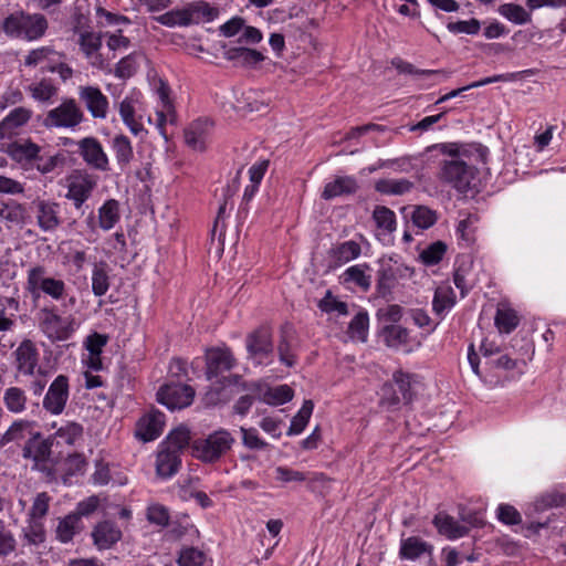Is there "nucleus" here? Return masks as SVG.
<instances>
[{
    "label": "nucleus",
    "mask_w": 566,
    "mask_h": 566,
    "mask_svg": "<svg viewBox=\"0 0 566 566\" xmlns=\"http://www.w3.org/2000/svg\"><path fill=\"white\" fill-rule=\"evenodd\" d=\"M102 33L85 31L80 34L78 45L91 65L104 71L108 66V63L99 53L102 48Z\"/></svg>",
    "instance_id": "f3484780"
},
{
    "label": "nucleus",
    "mask_w": 566,
    "mask_h": 566,
    "mask_svg": "<svg viewBox=\"0 0 566 566\" xmlns=\"http://www.w3.org/2000/svg\"><path fill=\"white\" fill-rule=\"evenodd\" d=\"M516 75L515 73H506V74H499V75H494V76H489V77H484L480 81H476V82H473L467 86H463V87H460V88H457V90H453L448 94L449 96V99L453 98V97H457L459 96L462 92L464 91H468L470 88H474V87H481V86H484V85H488V84H491V83H495V82H510V81H514L516 78Z\"/></svg>",
    "instance_id": "4d7b16f0"
},
{
    "label": "nucleus",
    "mask_w": 566,
    "mask_h": 566,
    "mask_svg": "<svg viewBox=\"0 0 566 566\" xmlns=\"http://www.w3.org/2000/svg\"><path fill=\"white\" fill-rule=\"evenodd\" d=\"M31 114V111L24 107H17L12 109L0 122V139L10 138L17 128L29 122Z\"/></svg>",
    "instance_id": "393cba45"
},
{
    "label": "nucleus",
    "mask_w": 566,
    "mask_h": 566,
    "mask_svg": "<svg viewBox=\"0 0 566 566\" xmlns=\"http://www.w3.org/2000/svg\"><path fill=\"white\" fill-rule=\"evenodd\" d=\"M495 325L500 332L511 333L518 325V317L514 311L497 310L495 315Z\"/></svg>",
    "instance_id": "e2e57ef3"
},
{
    "label": "nucleus",
    "mask_w": 566,
    "mask_h": 566,
    "mask_svg": "<svg viewBox=\"0 0 566 566\" xmlns=\"http://www.w3.org/2000/svg\"><path fill=\"white\" fill-rule=\"evenodd\" d=\"M43 266H34L28 271L27 290L33 297H39L40 293L51 296L53 300H62L65 295V283L62 280L44 276Z\"/></svg>",
    "instance_id": "6e6552de"
},
{
    "label": "nucleus",
    "mask_w": 566,
    "mask_h": 566,
    "mask_svg": "<svg viewBox=\"0 0 566 566\" xmlns=\"http://www.w3.org/2000/svg\"><path fill=\"white\" fill-rule=\"evenodd\" d=\"M235 442L231 432L218 429L203 438L195 439L191 443L192 457L203 463L212 464L220 461Z\"/></svg>",
    "instance_id": "f257e3e1"
},
{
    "label": "nucleus",
    "mask_w": 566,
    "mask_h": 566,
    "mask_svg": "<svg viewBox=\"0 0 566 566\" xmlns=\"http://www.w3.org/2000/svg\"><path fill=\"white\" fill-rule=\"evenodd\" d=\"M206 556L203 552L195 547H186L181 549L178 558L179 566H202Z\"/></svg>",
    "instance_id": "338daca9"
},
{
    "label": "nucleus",
    "mask_w": 566,
    "mask_h": 566,
    "mask_svg": "<svg viewBox=\"0 0 566 566\" xmlns=\"http://www.w3.org/2000/svg\"><path fill=\"white\" fill-rule=\"evenodd\" d=\"M181 465L180 454L163 448L157 453L156 471L160 478L168 479L175 475Z\"/></svg>",
    "instance_id": "cd10ccee"
},
{
    "label": "nucleus",
    "mask_w": 566,
    "mask_h": 566,
    "mask_svg": "<svg viewBox=\"0 0 566 566\" xmlns=\"http://www.w3.org/2000/svg\"><path fill=\"white\" fill-rule=\"evenodd\" d=\"M64 160L65 158L61 154L45 156L39 153V157L34 160V166L41 174H49L56 167L62 166Z\"/></svg>",
    "instance_id": "0e129e2a"
},
{
    "label": "nucleus",
    "mask_w": 566,
    "mask_h": 566,
    "mask_svg": "<svg viewBox=\"0 0 566 566\" xmlns=\"http://www.w3.org/2000/svg\"><path fill=\"white\" fill-rule=\"evenodd\" d=\"M293 398V390L287 385H281L274 388H264L259 395V400L273 406L283 405Z\"/></svg>",
    "instance_id": "ea45409f"
},
{
    "label": "nucleus",
    "mask_w": 566,
    "mask_h": 566,
    "mask_svg": "<svg viewBox=\"0 0 566 566\" xmlns=\"http://www.w3.org/2000/svg\"><path fill=\"white\" fill-rule=\"evenodd\" d=\"M70 398V381L65 375H59L49 385L42 400V408L51 416H60L64 412Z\"/></svg>",
    "instance_id": "9d476101"
},
{
    "label": "nucleus",
    "mask_w": 566,
    "mask_h": 566,
    "mask_svg": "<svg viewBox=\"0 0 566 566\" xmlns=\"http://www.w3.org/2000/svg\"><path fill=\"white\" fill-rule=\"evenodd\" d=\"M195 398V389L182 382L163 385L157 392V400L168 409H182L190 406Z\"/></svg>",
    "instance_id": "9b49d317"
},
{
    "label": "nucleus",
    "mask_w": 566,
    "mask_h": 566,
    "mask_svg": "<svg viewBox=\"0 0 566 566\" xmlns=\"http://www.w3.org/2000/svg\"><path fill=\"white\" fill-rule=\"evenodd\" d=\"M164 426L165 415L157 409H151L136 422L135 436L144 442L153 441L161 434Z\"/></svg>",
    "instance_id": "2eb2a0df"
},
{
    "label": "nucleus",
    "mask_w": 566,
    "mask_h": 566,
    "mask_svg": "<svg viewBox=\"0 0 566 566\" xmlns=\"http://www.w3.org/2000/svg\"><path fill=\"white\" fill-rule=\"evenodd\" d=\"M189 440L190 431L186 427H179L168 434L164 448L180 454V451L189 444Z\"/></svg>",
    "instance_id": "864d4df0"
},
{
    "label": "nucleus",
    "mask_w": 566,
    "mask_h": 566,
    "mask_svg": "<svg viewBox=\"0 0 566 566\" xmlns=\"http://www.w3.org/2000/svg\"><path fill=\"white\" fill-rule=\"evenodd\" d=\"M373 219L379 229H384L387 232H392L396 229L395 212L385 206H377L375 208Z\"/></svg>",
    "instance_id": "13d9d810"
},
{
    "label": "nucleus",
    "mask_w": 566,
    "mask_h": 566,
    "mask_svg": "<svg viewBox=\"0 0 566 566\" xmlns=\"http://www.w3.org/2000/svg\"><path fill=\"white\" fill-rule=\"evenodd\" d=\"M497 12L515 24H525L531 21V14L520 4L504 3L497 9Z\"/></svg>",
    "instance_id": "de8ad7c7"
},
{
    "label": "nucleus",
    "mask_w": 566,
    "mask_h": 566,
    "mask_svg": "<svg viewBox=\"0 0 566 566\" xmlns=\"http://www.w3.org/2000/svg\"><path fill=\"white\" fill-rule=\"evenodd\" d=\"M35 422L27 419H17L6 432L0 437V446L4 447L9 443L20 444L22 441H29L31 436H34Z\"/></svg>",
    "instance_id": "5701e85b"
},
{
    "label": "nucleus",
    "mask_w": 566,
    "mask_h": 566,
    "mask_svg": "<svg viewBox=\"0 0 566 566\" xmlns=\"http://www.w3.org/2000/svg\"><path fill=\"white\" fill-rule=\"evenodd\" d=\"M83 528L82 521L78 515L70 513L59 521L56 527V538L62 543H69L73 539L74 535L80 533Z\"/></svg>",
    "instance_id": "58836bf2"
},
{
    "label": "nucleus",
    "mask_w": 566,
    "mask_h": 566,
    "mask_svg": "<svg viewBox=\"0 0 566 566\" xmlns=\"http://www.w3.org/2000/svg\"><path fill=\"white\" fill-rule=\"evenodd\" d=\"M27 209L22 203L9 201L0 208V219L11 224L24 223Z\"/></svg>",
    "instance_id": "a18cd8bd"
},
{
    "label": "nucleus",
    "mask_w": 566,
    "mask_h": 566,
    "mask_svg": "<svg viewBox=\"0 0 566 566\" xmlns=\"http://www.w3.org/2000/svg\"><path fill=\"white\" fill-rule=\"evenodd\" d=\"M109 289V266L105 261L94 264L92 270V292L95 296H103Z\"/></svg>",
    "instance_id": "c9c22d12"
},
{
    "label": "nucleus",
    "mask_w": 566,
    "mask_h": 566,
    "mask_svg": "<svg viewBox=\"0 0 566 566\" xmlns=\"http://www.w3.org/2000/svg\"><path fill=\"white\" fill-rule=\"evenodd\" d=\"M454 305L452 291L449 289L438 287L434 292L432 308L434 314L440 318L444 317L446 311Z\"/></svg>",
    "instance_id": "8fccbe9b"
},
{
    "label": "nucleus",
    "mask_w": 566,
    "mask_h": 566,
    "mask_svg": "<svg viewBox=\"0 0 566 566\" xmlns=\"http://www.w3.org/2000/svg\"><path fill=\"white\" fill-rule=\"evenodd\" d=\"M77 151L84 163L98 171L109 170V160L102 144L95 137H84L76 143Z\"/></svg>",
    "instance_id": "ddd939ff"
},
{
    "label": "nucleus",
    "mask_w": 566,
    "mask_h": 566,
    "mask_svg": "<svg viewBox=\"0 0 566 566\" xmlns=\"http://www.w3.org/2000/svg\"><path fill=\"white\" fill-rule=\"evenodd\" d=\"M358 188L359 186L356 178L352 176H339L325 185L322 198L331 200L339 196L353 195L358 190Z\"/></svg>",
    "instance_id": "b1692460"
},
{
    "label": "nucleus",
    "mask_w": 566,
    "mask_h": 566,
    "mask_svg": "<svg viewBox=\"0 0 566 566\" xmlns=\"http://www.w3.org/2000/svg\"><path fill=\"white\" fill-rule=\"evenodd\" d=\"M85 116L76 101L73 98H65L62 103L50 109L44 119L43 126L46 128H75L83 120Z\"/></svg>",
    "instance_id": "39448f33"
},
{
    "label": "nucleus",
    "mask_w": 566,
    "mask_h": 566,
    "mask_svg": "<svg viewBox=\"0 0 566 566\" xmlns=\"http://www.w3.org/2000/svg\"><path fill=\"white\" fill-rule=\"evenodd\" d=\"M411 375L401 370L394 373L392 384L382 387V401L388 406L400 402L409 403L412 400Z\"/></svg>",
    "instance_id": "f8f14e48"
},
{
    "label": "nucleus",
    "mask_w": 566,
    "mask_h": 566,
    "mask_svg": "<svg viewBox=\"0 0 566 566\" xmlns=\"http://www.w3.org/2000/svg\"><path fill=\"white\" fill-rule=\"evenodd\" d=\"M313 409H314V403L312 400H305L303 402L301 409L293 417V419L291 421V426L287 430L289 436L298 434L305 429V427L312 416Z\"/></svg>",
    "instance_id": "49530a36"
},
{
    "label": "nucleus",
    "mask_w": 566,
    "mask_h": 566,
    "mask_svg": "<svg viewBox=\"0 0 566 566\" xmlns=\"http://www.w3.org/2000/svg\"><path fill=\"white\" fill-rule=\"evenodd\" d=\"M35 209L38 227L44 232L56 230L62 220L60 218V203L45 199H36L32 202Z\"/></svg>",
    "instance_id": "dca6fc26"
},
{
    "label": "nucleus",
    "mask_w": 566,
    "mask_h": 566,
    "mask_svg": "<svg viewBox=\"0 0 566 566\" xmlns=\"http://www.w3.org/2000/svg\"><path fill=\"white\" fill-rule=\"evenodd\" d=\"M48 30V20L41 13H27L22 21L21 38L28 41H34L42 38Z\"/></svg>",
    "instance_id": "bb28decb"
},
{
    "label": "nucleus",
    "mask_w": 566,
    "mask_h": 566,
    "mask_svg": "<svg viewBox=\"0 0 566 566\" xmlns=\"http://www.w3.org/2000/svg\"><path fill=\"white\" fill-rule=\"evenodd\" d=\"M440 150L452 158L470 159L475 158L482 164L486 163L488 148L481 144L459 145L457 143L441 144Z\"/></svg>",
    "instance_id": "412c9836"
},
{
    "label": "nucleus",
    "mask_w": 566,
    "mask_h": 566,
    "mask_svg": "<svg viewBox=\"0 0 566 566\" xmlns=\"http://www.w3.org/2000/svg\"><path fill=\"white\" fill-rule=\"evenodd\" d=\"M412 223L419 229H429L437 221V212L428 207L418 206L411 213Z\"/></svg>",
    "instance_id": "bf43d9fd"
},
{
    "label": "nucleus",
    "mask_w": 566,
    "mask_h": 566,
    "mask_svg": "<svg viewBox=\"0 0 566 566\" xmlns=\"http://www.w3.org/2000/svg\"><path fill=\"white\" fill-rule=\"evenodd\" d=\"M447 249L448 247L444 242L436 241L424 248L420 252L419 258L424 265L432 266L438 264L443 259Z\"/></svg>",
    "instance_id": "603ef678"
},
{
    "label": "nucleus",
    "mask_w": 566,
    "mask_h": 566,
    "mask_svg": "<svg viewBox=\"0 0 566 566\" xmlns=\"http://www.w3.org/2000/svg\"><path fill=\"white\" fill-rule=\"evenodd\" d=\"M3 405L11 413L21 415L28 408V396L20 387H8L3 392Z\"/></svg>",
    "instance_id": "f704fd0d"
},
{
    "label": "nucleus",
    "mask_w": 566,
    "mask_h": 566,
    "mask_svg": "<svg viewBox=\"0 0 566 566\" xmlns=\"http://www.w3.org/2000/svg\"><path fill=\"white\" fill-rule=\"evenodd\" d=\"M24 538L30 545H39L45 539V531L43 524L39 521H33L23 530Z\"/></svg>",
    "instance_id": "774afa93"
},
{
    "label": "nucleus",
    "mask_w": 566,
    "mask_h": 566,
    "mask_svg": "<svg viewBox=\"0 0 566 566\" xmlns=\"http://www.w3.org/2000/svg\"><path fill=\"white\" fill-rule=\"evenodd\" d=\"M119 203L115 199L106 200L98 209V226L108 231L119 221Z\"/></svg>",
    "instance_id": "4c0bfd02"
},
{
    "label": "nucleus",
    "mask_w": 566,
    "mask_h": 566,
    "mask_svg": "<svg viewBox=\"0 0 566 566\" xmlns=\"http://www.w3.org/2000/svg\"><path fill=\"white\" fill-rule=\"evenodd\" d=\"M39 325L41 331L51 340H67L74 333V318L62 317L56 313L55 307H43L39 313Z\"/></svg>",
    "instance_id": "423d86ee"
},
{
    "label": "nucleus",
    "mask_w": 566,
    "mask_h": 566,
    "mask_svg": "<svg viewBox=\"0 0 566 566\" xmlns=\"http://www.w3.org/2000/svg\"><path fill=\"white\" fill-rule=\"evenodd\" d=\"M392 64L400 73L411 74L420 78H437V82L447 80L451 74V72L446 70H420L413 64L401 60L392 62Z\"/></svg>",
    "instance_id": "e433bc0d"
},
{
    "label": "nucleus",
    "mask_w": 566,
    "mask_h": 566,
    "mask_svg": "<svg viewBox=\"0 0 566 566\" xmlns=\"http://www.w3.org/2000/svg\"><path fill=\"white\" fill-rule=\"evenodd\" d=\"M29 91L32 97L40 102H48L57 93V88L46 80L30 85Z\"/></svg>",
    "instance_id": "680f3d73"
},
{
    "label": "nucleus",
    "mask_w": 566,
    "mask_h": 566,
    "mask_svg": "<svg viewBox=\"0 0 566 566\" xmlns=\"http://www.w3.org/2000/svg\"><path fill=\"white\" fill-rule=\"evenodd\" d=\"M17 369L24 376H32L38 366L39 352L31 339H24L14 350Z\"/></svg>",
    "instance_id": "6ab92c4d"
},
{
    "label": "nucleus",
    "mask_w": 566,
    "mask_h": 566,
    "mask_svg": "<svg viewBox=\"0 0 566 566\" xmlns=\"http://www.w3.org/2000/svg\"><path fill=\"white\" fill-rule=\"evenodd\" d=\"M368 323L369 318L366 312L357 313L348 326L349 337L352 339L366 342L368 335Z\"/></svg>",
    "instance_id": "6e6d98bb"
},
{
    "label": "nucleus",
    "mask_w": 566,
    "mask_h": 566,
    "mask_svg": "<svg viewBox=\"0 0 566 566\" xmlns=\"http://www.w3.org/2000/svg\"><path fill=\"white\" fill-rule=\"evenodd\" d=\"M206 360V374L208 379L218 377L224 371H229L235 365V358L228 348H212L208 350Z\"/></svg>",
    "instance_id": "a211bd4d"
},
{
    "label": "nucleus",
    "mask_w": 566,
    "mask_h": 566,
    "mask_svg": "<svg viewBox=\"0 0 566 566\" xmlns=\"http://www.w3.org/2000/svg\"><path fill=\"white\" fill-rule=\"evenodd\" d=\"M78 98L95 119H105L108 114V98L97 86L84 85L78 87Z\"/></svg>",
    "instance_id": "4468645a"
},
{
    "label": "nucleus",
    "mask_w": 566,
    "mask_h": 566,
    "mask_svg": "<svg viewBox=\"0 0 566 566\" xmlns=\"http://www.w3.org/2000/svg\"><path fill=\"white\" fill-rule=\"evenodd\" d=\"M361 253L359 243L354 240L345 241L333 247L328 254L334 260L335 265L345 264L357 259Z\"/></svg>",
    "instance_id": "72a5a7b5"
},
{
    "label": "nucleus",
    "mask_w": 566,
    "mask_h": 566,
    "mask_svg": "<svg viewBox=\"0 0 566 566\" xmlns=\"http://www.w3.org/2000/svg\"><path fill=\"white\" fill-rule=\"evenodd\" d=\"M222 388H229L233 395H241L233 405V411L240 416H245L254 400L259 399L262 384L259 381H245L240 375H231L223 379Z\"/></svg>",
    "instance_id": "20e7f679"
},
{
    "label": "nucleus",
    "mask_w": 566,
    "mask_h": 566,
    "mask_svg": "<svg viewBox=\"0 0 566 566\" xmlns=\"http://www.w3.org/2000/svg\"><path fill=\"white\" fill-rule=\"evenodd\" d=\"M433 524L441 535L449 539H457L468 534L469 528L461 525L454 517L439 513L433 518Z\"/></svg>",
    "instance_id": "c85d7f7f"
},
{
    "label": "nucleus",
    "mask_w": 566,
    "mask_h": 566,
    "mask_svg": "<svg viewBox=\"0 0 566 566\" xmlns=\"http://www.w3.org/2000/svg\"><path fill=\"white\" fill-rule=\"evenodd\" d=\"M53 437H44L42 432L36 431L21 446V457L31 462V469L46 475L52 473V451Z\"/></svg>",
    "instance_id": "7ed1b4c3"
},
{
    "label": "nucleus",
    "mask_w": 566,
    "mask_h": 566,
    "mask_svg": "<svg viewBox=\"0 0 566 566\" xmlns=\"http://www.w3.org/2000/svg\"><path fill=\"white\" fill-rule=\"evenodd\" d=\"M39 153H41L40 146L31 140L13 143L8 147V154L19 164L34 163L35 158L39 157Z\"/></svg>",
    "instance_id": "7c9ffc66"
},
{
    "label": "nucleus",
    "mask_w": 566,
    "mask_h": 566,
    "mask_svg": "<svg viewBox=\"0 0 566 566\" xmlns=\"http://www.w3.org/2000/svg\"><path fill=\"white\" fill-rule=\"evenodd\" d=\"M367 269L368 265L366 264H358L348 268L343 274L344 282H353L364 291H367L371 284L370 275L366 274Z\"/></svg>",
    "instance_id": "3c124183"
},
{
    "label": "nucleus",
    "mask_w": 566,
    "mask_h": 566,
    "mask_svg": "<svg viewBox=\"0 0 566 566\" xmlns=\"http://www.w3.org/2000/svg\"><path fill=\"white\" fill-rule=\"evenodd\" d=\"M158 23L165 27H188L186 8L175 9L155 18Z\"/></svg>",
    "instance_id": "052dcab7"
},
{
    "label": "nucleus",
    "mask_w": 566,
    "mask_h": 566,
    "mask_svg": "<svg viewBox=\"0 0 566 566\" xmlns=\"http://www.w3.org/2000/svg\"><path fill=\"white\" fill-rule=\"evenodd\" d=\"M65 198L73 202L76 210H81L84 203L91 198L95 187L96 179L85 170H73L65 179Z\"/></svg>",
    "instance_id": "0eeeda50"
},
{
    "label": "nucleus",
    "mask_w": 566,
    "mask_h": 566,
    "mask_svg": "<svg viewBox=\"0 0 566 566\" xmlns=\"http://www.w3.org/2000/svg\"><path fill=\"white\" fill-rule=\"evenodd\" d=\"M82 436L83 427L77 422L70 421L60 427L52 437L59 439V443L73 446Z\"/></svg>",
    "instance_id": "09e8293b"
},
{
    "label": "nucleus",
    "mask_w": 566,
    "mask_h": 566,
    "mask_svg": "<svg viewBox=\"0 0 566 566\" xmlns=\"http://www.w3.org/2000/svg\"><path fill=\"white\" fill-rule=\"evenodd\" d=\"M138 102L137 97L134 95L126 96L119 103V115L124 122V124L129 128L132 134L135 136L139 135L144 130V126L140 122L137 120L135 116V104Z\"/></svg>",
    "instance_id": "473e14b6"
},
{
    "label": "nucleus",
    "mask_w": 566,
    "mask_h": 566,
    "mask_svg": "<svg viewBox=\"0 0 566 566\" xmlns=\"http://www.w3.org/2000/svg\"><path fill=\"white\" fill-rule=\"evenodd\" d=\"M139 53H130L118 61L115 66L114 75L118 78L126 80L132 77L138 69Z\"/></svg>",
    "instance_id": "5fc2aeb1"
},
{
    "label": "nucleus",
    "mask_w": 566,
    "mask_h": 566,
    "mask_svg": "<svg viewBox=\"0 0 566 566\" xmlns=\"http://www.w3.org/2000/svg\"><path fill=\"white\" fill-rule=\"evenodd\" d=\"M112 148L120 168L127 167L134 157L133 147L128 137L125 135L115 136L112 140Z\"/></svg>",
    "instance_id": "37998d69"
},
{
    "label": "nucleus",
    "mask_w": 566,
    "mask_h": 566,
    "mask_svg": "<svg viewBox=\"0 0 566 566\" xmlns=\"http://www.w3.org/2000/svg\"><path fill=\"white\" fill-rule=\"evenodd\" d=\"M413 188V182L408 179H380L375 184V189L384 195L401 196Z\"/></svg>",
    "instance_id": "79ce46f5"
},
{
    "label": "nucleus",
    "mask_w": 566,
    "mask_h": 566,
    "mask_svg": "<svg viewBox=\"0 0 566 566\" xmlns=\"http://www.w3.org/2000/svg\"><path fill=\"white\" fill-rule=\"evenodd\" d=\"M24 11H18L9 14L2 23L3 32L10 38H21L22 21Z\"/></svg>",
    "instance_id": "69168bd1"
},
{
    "label": "nucleus",
    "mask_w": 566,
    "mask_h": 566,
    "mask_svg": "<svg viewBox=\"0 0 566 566\" xmlns=\"http://www.w3.org/2000/svg\"><path fill=\"white\" fill-rule=\"evenodd\" d=\"M224 57L229 61L237 62L242 66H252L264 60V55L254 49L243 46H233L224 52Z\"/></svg>",
    "instance_id": "2f4dec72"
},
{
    "label": "nucleus",
    "mask_w": 566,
    "mask_h": 566,
    "mask_svg": "<svg viewBox=\"0 0 566 566\" xmlns=\"http://www.w3.org/2000/svg\"><path fill=\"white\" fill-rule=\"evenodd\" d=\"M185 8L188 25L213 21L219 14L218 8L210 6V3L203 0L193 1Z\"/></svg>",
    "instance_id": "a878e982"
},
{
    "label": "nucleus",
    "mask_w": 566,
    "mask_h": 566,
    "mask_svg": "<svg viewBox=\"0 0 566 566\" xmlns=\"http://www.w3.org/2000/svg\"><path fill=\"white\" fill-rule=\"evenodd\" d=\"M245 343L249 356L255 364L268 365L272 361L273 343L270 327L260 326L247 336Z\"/></svg>",
    "instance_id": "1a4fd4ad"
},
{
    "label": "nucleus",
    "mask_w": 566,
    "mask_h": 566,
    "mask_svg": "<svg viewBox=\"0 0 566 566\" xmlns=\"http://www.w3.org/2000/svg\"><path fill=\"white\" fill-rule=\"evenodd\" d=\"M381 336L388 347L398 348L408 343L409 332L400 325L389 324L382 327Z\"/></svg>",
    "instance_id": "c03bdc74"
},
{
    "label": "nucleus",
    "mask_w": 566,
    "mask_h": 566,
    "mask_svg": "<svg viewBox=\"0 0 566 566\" xmlns=\"http://www.w3.org/2000/svg\"><path fill=\"white\" fill-rule=\"evenodd\" d=\"M293 339V328L289 325L283 326L281 329V337L277 345V353L280 361L287 367H293L296 363Z\"/></svg>",
    "instance_id": "c756f323"
},
{
    "label": "nucleus",
    "mask_w": 566,
    "mask_h": 566,
    "mask_svg": "<svg viewBox=\"0 0 566 566\" xmlns=\"http://www.w3.org/2000/svg\"><path fill=\"white\" fill-rule=\"evenodd\" d=\"M431 545L418 536H410L401 542L400 557L402 559H416L424 553H431Z\"/></svg>",
    "instance_id": "a19ab883"
},
{
    "label": "nucleus",
    "mask_w": 566,
    "mask_h": 566,
    "mask_svg": "<svg viewBox=\"0 0 566 566\" xmlns=\"http://www.w3.org/2000/svg\"><path fill=\"white\" fill-rule=\"evenodd\" d=\"M478 163L475 158L444 160L440 165L438 178L441 182L451 186L457 191L467 193L475 178V164Z\"/></svg>",
    "instance_id": "f03ea898"
},
{
    "label": "nucleus",
    "mask_w": 566,
    "mask_h": 566,
    "mask_svg": "<svg viewBox=\"0 0 566 566\" xmlns=\"http://www.w3.org/2000/svg\"><path fill=\"white\" fill-rule=\"evenodd\" d=\"M93 543L98 551L112 548L122 538L119 527L109 521H104L95 525L92 531Z\"/></svg>",
    "instance_id": "4be33fe9"
},
{
    "label": "nucleus",
    "mask_w": 566,
    "mask_h": 566,
    "mask_svg": "<svg viewBox=\"0 0 566 566\" xmlns=\"http://www.w3.org/2000/svg\"><path fill=\"white\" fill-rule=\"evenodd\" d=\"M212 123L205 118L193 120L185 129V143L197 151H203L210 135Z\"/></svg>",
    "instance_id": "aec40b11"
}]
</instances>
